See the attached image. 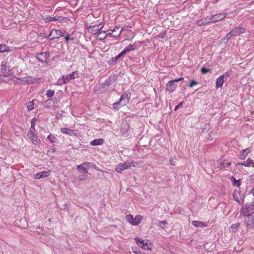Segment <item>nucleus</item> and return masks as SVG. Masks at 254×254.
<instances>
[{"label": "nucleus", "instance_id": "obj_1", "mask_svg": "<svg viewBox=\"0 0 254 254\" xmlns=\"http://www.w3.org/2000/svg\"><path fill=\"white\" fill-rule=\"evenodd\" d=\"M10 79L13 82L18 84H33L37 82L38 80L31 76H25L21 78H17L15 76H11Z\"/></svg>", "mask_w": 254, "mask_h": 254}, {"label": "nucleus", "instance_id": "obj_2", "mask_svg": "<svg viewBox=\"0 0 254 254\" xmlns=\"http://www.w3.org/2000/svg\"><path fill=\"white\" fill-rule=\"evenodd\" d=\"M129 102V97L127 94H123L119 99V101L113 104V108L115 110H119L122 107L125 106Z\"/></svg>", "mask_w": 254, "mask_h": 254}, {"label": "nucleus", "instance_id": "obj_3", "mask_svg": "<svg viewBox=\"0 0 254 254\" xmlns=\"http://www.w3.org/2000/svg\"><path fill=\"white\" fill-rule=\"evenodd\" d=\"M245 32V29L243 27H236L226 34L224 40H226L228 41L230 40L232 37L239 36L240 34L244 33Z\"/></svg>", "mask_w": 254, "mask_h": 254}, {"label": "nucleus", "instance_id": "obj_4", "mask_svg": "<svg viewBox=\"0 0 254 254\" xmlns=\"http://www.w3.org/2000/svg\"><path fill=\"white\" fill-rule=\"evenodd\" d=\"M134 240L138 247L142 248L145 250H152V244L150 242L149 240H144L139 237L135 238Z\"/></svg>", "mask_w": 254, "mask_h": 254}, {"label": "nucleus", "instance_id": "obj_5", "mask_svg": "<svg viewBox=\"0 0 254 254\" xmlns=\"http://www.w3.org/2000/svg\"><path fill=\"white\" fill-rule=\"evenodd\" d=\"M254 213V201L250 204H245L241 210V214L248 217L253 216Z\"/></svg>", "mask_w": 254, "mask_h": 254}, {"label": "nucleus", "instance_id": "obj_6", "mask_svg": "<svg viewBox=\"0 0 254 254\" xmlns=\"http://www.w3.org/2000/svg\"><path fill=\"white\" fill-rule=\"evenodd\" d=\"M135 48L136 46L134 44L128 45L118 55L113 58V62H116L120 58L125 56L127 52L133 51Z\"/></svg>", "mask_w": 254, "mask_h": 254}, {"label": "nucleus", "instance_id": "obj_7", "mask_svg": "<svg viewBox=\"0 0 254 254\" xmlns=\"http://www.w3.org/2000/svg\"><path fill=\"white\" fill-rule=\"evenodd\" d=\"M132 166L134 167L135 166L133 161L127 163L124 162L116 166L115 170L118 173H121L124 170L127 169L128 167Z\"/></svg>", "mask_w": 254, "mask_h": 254}, {"label": "nucleus", "instance_id": "obj_8", "mask_svg": "<svg viewBox=\"0 0 254 254\" xmlns=\"http://www.w3.org/2000/svg\"><path fill=\"white\" fill-rule=\"evenodd\" d=\"M9 67L7 66L6 64L1 65V75L4 77H8L7 79L11 81L12 80L10 79L11 76H14L13 72L11 73V70L9 69Z\"/></svg>", "mask_w": 254, "mask_h": 254}, {"label": "nucleus", "instance_id": "obj_9", "mask_svg": "<svg viewBox=\"0 0 254 254\" xmlns=\"http://www.w3.org/2000/svg\"><path fill=\"white\" fill-rule=\"evenodd\" d=\"M104 25L100 23L98 25L93 26H87V30L88 32L93 35L98 33L103 28Z\"/></svg>", "mask_w": 254, "mask_h": 254}, {"label": "nucleus", "instance_id": "obj_10", "mask_svg": "<svg viewBox=\"0 0 254 254\" xmlns=\"http://www.w3.org/2000/svg\"><path fill=\"white\" fill-rule=\"evenodd\" d=\"M234 199L238 203L242 205L244 203V197L243 195L241 193L240 190L235 189L233 194Z\"/></svg>", "mask_w": 254, "mask_h": 254}, {"label": "nucleus", "instance_id": "obj_11", "mask_svg": "<svg viewBox=\"0 0 254 254\" xmlns=\"http://www.w3.org/2000/svg\"><path fill=\"white\" fill-rule=\"evenodd\" d=\"M183 77H180L178 79L169 81L166 84L167 90L170 92H173L176 88V85L175 84V82L183 80Z\"/></svg>", "mask_w": 254, "mask_h": 254}, {"label": "nucleus", "instance_id": "obj_12", "mask_svg": "<svg viewBox=\"0 0 254 254\" xmlns=\"http://www.w3.org/2000/svg\"><path fill=\"white\" fill-rule=\"evenodd\" d=\"M247 231L254 229V216L247 217L244 220Z\"/></svg>", "mask_w": 254, "mask_h": 254}, {"label": "nucleus", "instance_id": "obj_13", "mask_svg": "<svg viewBox=\"0 0 254 254\" xmlns=\"http://www.w3.org/2000/svg\"><path fill=\"white\" fill-rule=\"evenodd\" d=\"M78 77V73L75 71L72 72L71 74L66 76H63L62 78H60V80H62L63 81V83L65 84L68 82L69 81L73 80Z\"/></svg>", "mask_w": 254, "mask_h": 254}, {"label": "nucleus", "instance_id": "obj_14", "mask_svg": "<svg viewBox=\"0 0 254 254\" xmlns=\"http://www.w3.org/2000/svg\"><path fill=\"white\" fill-rule=\"evenodd\" d=\"M35 131H28L27 133V136L29 137V138L32 141L33 144L37 145H39L41 143V140L38 138V137L35 133Z\"/></svg>", "mask_w": 254, "mask_h": 254}, {"label": "nucleus", "instance_id": "obj_15", "mask_svg": "<svg viewBox=\"0 0 254 254\" xmlns=\"http://www.w3.org/2000/svg\"><path fill=\"white\" fill-rule=\"evenodd\" d=\"M63 36V33L62 31L58 29H53L49 35V37L51 39H58L61 37Z\"/></svg>", "mask_w": 254, "mask_h": 254}, {"label": "nucleus", "instance_id": "obj_16", "mask_svg": "<svg viewBox=\"0 0 254 254\" xmlns=\"http://www.w3.org/2000/svg\"><path fill=\"white\" fill-rule=\"evenodd\" d=\"M90 163L85 162L77 166V169L81 173H87Z\"/></svg>", "mask_w": 254, "mask_h": 254}, {"label": "nucleus", "instance_id": "obj_17", "mask_svg": "<svg viewBox=\"0 0 254 254\" xmlns=\"http://www.w3.org/2000/svg\"><path fill=\"white\" fill-rule=\"evenodd\" d=\"M227 14L226 13H219L214 15L211 18L210 21L209 22H214L221 20L224 19Z\"/></svg>", "mask_w": 254, "mask_h": 254}, {"label": "nucleus", "instance_id": "obj_18", "mask_svg": "<svg viewBox=\"0 0 254 254\" xmlns=\"http://www.w3.org/2000/svg\"><path fill=\"white\" fill-rule=\"evenodd\" d=\"M50 171H43L34 175V178L35 179H40L43 178L47 177L49 176Z\"/></svg>", "mask_w": 254, "mask_h": 254}, {"label": "nucleus", "instance_id": "obj_19", "mask_svg": "<svg viewBox=\"0 0 254 254\" xmlns=\"http://www.w3.org/2000/svg\"><path fill=\"white\" fill-rule=\"evenodd\" d=\"M239 165H243L245 167H251L252 166L253 167H254V163L253 162V160L251 158H248L247 161H244L242 162H239L236 165V166H238Z\"/></svg>", "mask_w": 254, "mask_h": 254}, {"label": "nucleus", "instance_id": "obj_20", "mask_svg": "<svg viewBox=\"0 0 254 254\" xmlns=\"http://www.w3.org/2000/svg\"><path fill=\"white\" fill-rule=\"evenodd\" d=\"M63 17L61 16H55L51 17L50 16H45L43 17V19L46 22L50 21H59L61 22Z\"/></svg>", "mask_w": 254, "mask_h": 254}, {"label": "nucleus", "instance_id": "obj_21", "mask_svg": "<svg viewBox=\"0 0 254 254\" xmlns=\"http://www.w3.org/2000/svg\"><path fill=\"white\" fill-rule=\"evenodd\" d=\"M46 55L47 54L46 53H41L37 55V58L39 62L42 63H46L47 62Z\"/></svg>", "mask_w": 254, "mask_h": 254}, {"label": "nucleus", "instance_id": "obj_22", "mask_svg": "<svg viewBox=\"0 0 254 254\" xmlns=\"http://www.w3.org/2000/svg\"><path fill=\"white\" fill-rule=\"evenodd\" d=\"M226 82V81L223 79V76H220L217 78L216 81V88L218 89L219 88H221L224 82Z\"/></svg>", "mask_w": 254, "mask_h": 254}, {"label": "nucleus", "instance_id": "obj_23", "mask_svg": "<svg viewBox=\"0 0 254 254\" xmlns=\"http://www.w3.org/2000/svg\"><path fill=\"white\" fill-rule=\"evenodd\" d=\"M142 219L143 217L141 215H136L135 218H133V225L136 226L139 224Z\"/></svg>", "mask_w": 254, "mask_h": 254}, {"label": "nucleus", "instance_id": "obj_24", "mask_svg": "<svg viewBox=\"0 0 254 254\" xmlns=\"http://www.w3.org/2000/svg\"><path fill=\"white\" fill-rule=\"evenodd\" d=\"M10 52V49L8 46L5 44L0 45V53H8Z\"/></svg>", "mask_w": 254, "mask_h": 254}, {"label": "nucleus", "instance_id": "obj_25", "mask_svg": "<svg viewBox=\"0 0 254 254\" xmlns=\"http://www.w3.org/2000/svg\"><path fill=\"white\" fill-rule=\"evenodd\" d=\"M231 181L232 182V184L234 186L239 187L241 185V180H236L233 176L230 178Z\"/></svg>", "mask_w": 254, "mask_h": 254}, {"label": "nucleus", "instance_id": "obj_26", "mask_svg": "<svg viewBox=\"0 0 254 254\" xmlns=\"http://www.w3.org/2000/svg\"><path fill=\"white\" fill-rule=\"evenodd\" d=\"M104 143V140L102 138L94 139L93 141H91L90 144L92 145L96 146V145H100L103 144Z\"/></svg>", "mask_w": 254, "mask_h": 254}, {"label": "nucleus", "instance_id": "obj_27", "mask_svg": "<svg viewBox=\"0 0 254 254\" xmlns=\"http://www.w3.org/2000/svg\"><path fill=\"white\" fill-rule=\"evenodd\" d=\"M250 151L251 150L249 148L244 149L243 150L242 154L241 155L240 158L242 160H245L250 153Z\"/></svg>", "mask_w": 254, "mask_h": 254}, {"label": "nucleus", "instance_id": "obj_28", "mask_svg": "<svg viewBox=\"0 0 254 254\" xmlns=\"http://www.w3.org/2000/svg\"><path fill=\"white\" fill-rule=\"evenodd\" d=\"M240 223L232 224L230 228V231L233 233L236 232L238 231V228L240 227Z\"/></svg>", "mask_w": 254, "mask_h": 254}, {"label": "nucleus", "instance_id": "obj_29", "mask_svg": "<svg viewBox=\"0 0 254 254\" xmlns=\"http://www.w3.org/2000/svg\"><path fill=\"white\" fill-rule=\"evenodd\" d=\"M117 29L118 30L117 32L115 33V34H114V32H115L116 30V29H114L113 30H112V33H108V34H109V35H110L111 36L114 37H119L121 33L122 30H120L119 28H118Z\"/></svg>", "mask_w": 254, "mask_h": 254}, {"label": "nucleus", "instance_id": "obj_30", "mask_svg": "<svg viewBox=\"0 0 254 254\" xmlns=\"http://www.w3.org/2000/svg\"><path fill=\"white\" fill-rule=\"evenodd\" d=\"M36 118H33L31 121V127L30 128V130L29 131H35V125H36Z\"/></svg>", "mask_w": 254, "mask_h": 254}, {"label": "nucleus", "instance_id": "obj_31", "mask_svg": "<svg viewBox=\"0 0 254 254\" xmlns=\"http://www.w3.org/2000/svg\"><path fill=\"white\" fill-rule=\"evenodd\" d=\"M108 35V34L106 33L105 31H101L97 34V39L99 40H103Z\"/></svg>", "mask_w": 254, "mask_h": 254}, {"label": "nucleus", "instance_id": "obj_32", "mask_svg": "<svg viewBox=\"0 0 254 254\" xmlns=\"http://www.w3.org/2000/svg\"><path fill=\"white\" fill-rule=\"evenodd\" d=\"M231 72V70H230L229 71H227V72H225L221 76L223 77V79L227 82L228 80H230V73Z\"/></svg>", "mask_w": 254, "mask_h": 254}, {"label": "nucleus", "instance_id": "obj_33", "mask_svg": "<svg viewBox=\"0 0 254 254\" xmlns=\"http://www.w3.org/2000/svg\"><path fill=\"white\" fill-rule=\"evenodd\" d=\"M192 224L194 227H202L205 226L204 223L203 222L199 221H192Z\"/></svg>", "mask_w": 254, "mask_h": 254}, {"label": "nucleus", "instance_id": "obj_34", "mask_svg": "<svg viewBox=\"0 0 254 254\" xmlns=\"http://www.w3.org/2000/svg\"><path fill=\"white\" fill-rule=\"evenodd\" d=\"M74 130H71L70 129L67 128L66 127H62L61 128V131L65 134H67L68 135L71 134V132H73ZM74 131H76L75 130Z\"/></svg>", "mask_w": 254, "mask_h": 254}, {"label": "nucleus", "instance_id": "obj_35", "mask_svg": "<svg viewBox=\"0 0 254 254\" xmlns=\"http://www.w3.org/2000/svg\"><path fill=\"white\" fill-rule=\"evenodd\" d=\"M126 220L131 225H133V216L132 214H128L126 216Z\"/></svg>", "mask_w": 254, "mask_h": 254}, {"label": "nucleus", "instance_id": "obj_36", "mask_svg": "<svg viewBox=\"0 0 254 254\" xmlns=\"http://www.w3.org/2000/svg\"><path fill=\"white\" fill-rule=\"evenodd\" d=\"M47 139L49 140L50 142H51L52 143H55L57 142V139L55 136L53 135L50 134L49 135H48V136L47 137Z\"/></svg>", "mask_w": 254, "mask_h": 254}, {"label": "nucleus", "instance_id": "obj_37", "mask_svg": "<svg viewBox=\"0 0 254 254\" xmlns=\"http://www.w3.org/2000/svg\"><path fill=\"white\" fill-rule=\"evenodd\" d=\"M27 109L29 111L34 109L33 100L28 102Z\"/></svg>", "mask_w": 254, "mask_h": 254}, {"label": "nucleus", "instance_id": "obj_38", "mask_svg": "<svg viewBox=\"0 0 254 254\" xmlns=\"http://www.w3.org/2000/svg\"><path fill=\"white\" fill-rule=\"evenodd\" d=\"M55 94V91L54 90H48L46 93V95L47 96V97H52L54 96Z\"/></svg>", "mask_w": 254, "mask_h": 254}, {"label": "nucleus", "instance_id": "obj_39", "mask_svg": "<svg viewBox=\"0 0 254 254\" xmlns=\"http://www.w3.org/2000/svg\"><path fill=\"white\" fill-rule=\"evenodd\" d=\"M218 168L220 169H224L225 167H227L226 163H219L218 164L217 166Z\"/></svg>", "mask_w": 254, "mask_h": 254}, {"label": "nucleus", "instance_id": "obj_40", "mask_svg": "<svg viewBox=\"0 0 254 254\" xmlns=\"http://www.w3.org/2000/svg\"><path fill=\"white\" fill-rule=\"evenodd\" d=\"M197 84V82H196L195 80H192L191 81H190V85L189 86L190 87V88H192L193 86H194V85H196Z\"/></svg>", "mask_w": 254, "mask_h": 254}, {"label": "nucleus", "instance_id": "obj_41", "mask_svg": "<svg viewBox=\"0 0 254 254\" xmlns=\"http://www.w3.org/2000/svg\"><path fill=\"white\" fill-rule=\"evenodd\" d=\"M249 178L250 182L251 184H254V174L250 175Z\"/></svg>", "mask_w": 254, "mask_h": 254}, {"label": "nucleus", "instance_id": "obj_42", "mask_svg": "<svg viewBox=\"0 0 254 254\" xmlns=\"http://www.w3.org/2000/svg\"><path fill=\"white\" fill-rule=\"evenodd\" d=\"M166 224H167L166 221H159V226L161 227H162V228H164V225Z\"/></svg>", "mask_w": 254, "mask_h": 254}, {"label": "nucleus", "instance_id": "obj_43", "mask_svg": "<svg viewBox=\"0 0 254 254\" xmlns=\"http://www.w3.org/2000/svg\"><path fill=\"white\" fill-rule=\"evenodd\" d=\"M1 76H2V75H0V83H1L2 82H9L10 81L8 79H7L6 80V79H4Z\"/></svg>", "mask_w": 254, "mask_h": 254}, {"label": "nucleus", "instance_id": "obj_44", "mask_svg": "<svg viewBox=\"0 0 254 254\" xmlns=\"http://www.w3.org/2000/svg\"><path fill=\"white\" fill-rule=\"evenodd\" d=\"M166 35V33H160L158 35V37L160 39H162Z\"/></svg>", "mask_w": 254, "mask_h": 254}, {"label": "nucleus", "instance_id": "obj_45", "mask_svg": "<svg viewBox=\"0 0 254 254\" xmlns=\"http://www.w3.org/2000/svg\"><path fill=\"white\" fill-rule=\"evenodd\" d=\"M183 102H181L178 105H177L175 108V110H177L179 108H181L183 106Z\"/></svg>", "mask_w": 254, "mask_h": 254}, {"label": "nucleus", "instance_id": "obj_46", "mask_svg": "<svg viewBox=\"0 0 254 254\" xmlns=\"http://www.w3.org/2000/svg\"><path fill=\"white\" fill-rule=\"evenodd\" d=\"M64 39L66 41H68L69 40H72L73 39V38H70L68 35L65 36Z\"/></svg>", "mask_w": 254, "mask_h": 254}, {"label": "nucleus", "instance_id": "obj_47", "mask_svg": "<svg viewBox=\"0 0 254 254\" xmlns=\"http://www.w3.org/2000/svg\"><path fill=\"white\" fill-rule=\"evenodd\" d=\"M78 178L79 181H82L86 179V177H85V176H79Z\"/></svg>", "mask_w": 254, "mask_h": 254}, {"label": "nucleus", "instance_id": "obj_48", "mask_svg": "<svg viewBox=\"0 0 254 254\" xmlns=\"http://www.w3.org/2000/svg\"><path fill=\"white\" fill-rule=\"evenodd\" d=\"M201 71H202V72H203V73H206V67H203L201 68Z\"/></svg>", "mask_w": 254, "mask_h": 254}, {"label": "nucleus", "instance_id": "obj_49", "mask_svg": "<svg viewBox=\"0 0 254 254\" xmlns=\"http://www.w3.org/2000/svg\"><path fill=\"white\" fill-rule=\"evenodd\" d=\"M124 127L126 128V129L127 130L128 129V126L127 125V124H125V125H124Z\"/></svg>", "mask_w": 254, "mask_h": 254}, {"label": "nucleus", "instance_id": "obj_50", "mask_svg": "<svg viewBox=\"0 0 254 254\" xmlns=\"http://www.w3.org/2000/svg\"><path fill=\"white\" fill-rule=\"evenodd\" d=\"M133 252L135 254H138L139 253H141L140 251H133Z\"/></svg>", "mask_w": 254, "mask_h": 254}, {"label": "nucleus", "instance_id": "obj_51", "mask_svg": "<svg viewBox=\"0 0 254 254\" xmlns=\"http://www.w3.org/2000/svg\"><path fill=\"white\" fill-rule=\"evenodd\" d=\"M227 167H229L231 165V162H229L227 163H226Z\"/></svg>", "mask_w": 254, "mask_h": 254}, {"label": "nucleus", "instance_id": "obj_52", "mask_svg": "<svg viewBox=\"0 0 254 254\" xmlns=\"http://www.w3.org/2000/svg\"><path fill=\"white\" fill-rule=\"evenodd\" d=\"M251 193L254 195V187L251 190Z\"/></svg>", "mask_w": 254, "mask_h": 254}, {"label": "nucleus", "instance_id": "obj_53", "mask_svg": "<svg viewBox=\"0 0 254 254\" xmlns=\"http://www.w3.org/2000/svg\"><path fill=\"white\" fill-rule=\"evenodd\" d=\"M55 152V149H53V150H52V152H53V153H54V152Z\"/></svg>", "mask_w": 254, "mask_h": 254}, {"label": "nucleus", "instance_id": "obj_54", "mask_svg": "<svg viewBox=\"0 0 254 254\" xmlns=\"http://www.w3.org/2000/svg\"><path fill=\"white\" fill-rule=\"evenodd\" d=\"M197 23L198 24V25H200V23L199 21L197 22Z\"/></svg>", "mask_w": 254, "mask_h": 254}, {"label": "nucleus", "instance_id": "obj_55", "mask_svg": "<svg viewBox=\"0 0 254 254\" xmlns=\"http://www.w3.org/2000/svg\"><path fill=\"white\" fill-rule=\"evenodd\" d=\"M207 72L209 71V69L207 68Z\"/></svg>", "mask_w": 254, "mask_h": 254}, {"label": "nucleus", "instance_id": "obj_56", "mask_svg": "<svg viewBox=\"0 0 254 254\" xmlns=\"http://www.w3.org/2000/svg\"><path fill=\"white\" fill-rule=\"evenodd\" d=\"M123 127H122L121 131H123Z\"/></svg>", "mask_w": 254, "mask_h": 254}, {"label": "nucleus", "instance_id": "obj_57", "mask_svg": "<svg viewBox=\"0 0 254 254\" xmlns=\"http://www.w3.org/2000/svg\"><path fill=\"white\" fill-rule=\"evenodd\" d=\"M138 254H142V253H139Z\"/></svg>", "mask_w": 254, "mask_h": 254}]
</instances>
